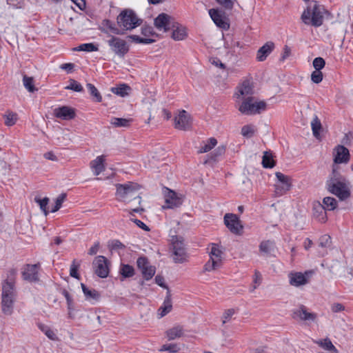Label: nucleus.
<instances>
[{
    "instance_id": "2f4dec72",
    "label": "nucleus",
    "mask_w": 353,
    "mask_h": 353,
    "mask_svg": "<svg viewBox=\"0 0 353 353\" xmlns=\"http://www.w3.org/2000/svg\"><path fill=\"white\" fill-rule=\"evenodd\" d=\"M322 205L326 210H334L337 207V201L333 197L327 196L323 199Z\"/></svg>"
},
{
    "instance_id": "79ce46f5",
    "label": "nucleus",
    "mask_w": 353,
    "mask_h": 353,
    "mask_svg": "<svg viewBox=\"0 0 353 353\" xmlns=\"http://www.w3.org/2000/svg\"><path fill=\"white\" fill-rule=\"evenodd\" d=\"M77 51L95 52L98 50V47L92 43H83L74 49Z\"/></svg>"
},
{
    "instance_id": "7ed1b4c3",
    "label": "nucleus",
    "mask_w": 353,
    "mask_h": 353,
    "mask_svg": "<svg viewBox=\"0 0 353 353\" xmlns=\"http://www.w3.org/2000/svg\"><path fill=\"white\" fill-rule=\"evenodd\" d=\"M325 12L326 10L323 6L316 1H312L303 12L301 19L305 25L319 27L323 23Z\"/></svg>"
},
{
    "instance_id": "8fccbe9b",
    "label": "nucleus",
    "mask_w": 353,
    "mask_h": 353,
    "mask_svg": "<svg viewBox=\"0 0 353 353\" xmlns=\"http://www.w3.org/2000/svg\"><path fill=\"white\" fill-rule=\"evenodd\" d=\"M180 350L179 346L176 343L165 344L163 345L160 351H167L170 353H176Z\"/></svg>"
},
{
    "instance_id": "c85d7f7f",
    "label": "nucleus",
    "mask_w": 353,
    "mask_h": 353,
    "mask_svg": "<svg viewBox=\"0 0 353 353\" xmlns=\"http://www.w3.org/2000/svg\"><path fill=\"white\" fill-rule=\"evenodd\" d=\"M130 86L125 85V84H121L118 87H114L111 88V91L120 97H124L127 95H128L129 92L130 90Z\"/></svg>"
},
{
    "instance_id": "338daca9",
    "label": "nucleus",
    "mask_w": 353,
    "mask_h": 353,
    "mask_svg": "<svg viewBox=\"0 0 353 353\" xmlns=\"http://www.w3.org/2000/svg\"><path fill=\"white\" fill-rule=\"evenodd\" d=\"M234 314V309L227 310L224 312L223 316V323H225Z\"/></svg>"
},
{
    "instance_id": "0eeeda50",
    "label": "nucleus",
    "mask_w": 353,
    "mask_h": 353,
    "mask_svg": "<svg viewBox=\"0 0 353 353\" xmlns=\"http://www.w3.org/2000/svg\"><path fill=\"white\" fill-rule=\"evenodd\" d=\"M172 246V258L175 263H182L187 261L188 255L183 243V238L179 236H173L171 239Z\"/></svg>"
},
{
    "instance_id": "f3484780",
    "label": "nucleus",
    "mask_w": 353,
    "mask_h": 353,
    "mask_svg": "<svg viewBox=\"0 0 353 353\" xmlns=\"http://www.w3.org/2000/svg\"><path fill=\"white\" fill-rule=\"evenodd\" d=\"M292 318L301 321H314L316 318V314L307 312L304 306H301L293 311Z\"/></svg>"
},
{
    "instance_id": "aec40b11",
    "label": "nucleus",
    "mask_w": 353,
    "mask_h": 353,
    "mask_svg": "<svg viewBox=\"0 0 353 353\" xmlns=\"http://www.w3.org/2000/svg\"><path fill=\"white\" fill-rule=\"evenodd\" d=\"M54 114L56 117L63 119L70 120L75 117L74 110L68 106H62L55 108Z\"/></svg>"
},
{
    "instance_id": "bf43d9fd",
    "label": "nucleus",
    "mask_w": 353,
    "mask_h": 353,
    "mask_svg": "<svg viewBox=\"0 0 353 353\" xmlns=\"http://www.w3.org/2000/svg\"><path fill=\"white\" fill-rule=\"evenodd\" d=\"M61 294L64 296L66 299L68 309L70 311L73 310V301L72 298L70 296V293L66 290H63L61 291Z\"/></svg>"
},
{
    "instance_id": "09e8293b",
    "label": "nucleus",
    "mask_w": 353,
    "mask_h": 353,
    "mask_svg": "<svg viewBox=\"0 0 353 353\" xmlns=\"http://www.w3.org/2000/svg\"><path fill=\"white\" fill-rule=\"evenodd\" d=\"M66 194H61L59 195V196L55 200V205L50 210L51 212H55L58 211L63 201L65 200Z\"/></svg>"
},
{
    "instance_id": "412c9836",
    "label": "nucleus",
    "mask_w": 353,
    "mask_h": 353,
    "mask_svg": "<svg viewBox=\"0 0 353 353\" xmlns=\"http://www.w3.org/2000/svg\"><path fill=\"white\" fill-rule=\"evenodd\" d=\"M274 48V44L272 41H268L261 47L256 54V59L259 61H264L267 57L272 52Z\"/></svg>"
},
{
    "instance_id": "3c124183",
    "label": "nucleus",
    "mask_w": 353,
    "mask_h": 353,
    "mask_svg": "<svg viewBox=\"0 0 353 353\" xmlns=\"http://www.w3.org/2000/svg\"><path fill=\"white\" fill-rule=\"evenodd\" d=\"M69 85L65 87L66 90H71L75 92H81L83 90L82 85L74 79H70Z\"/></svg>"
},
{
    "instance_id": "69168bd1",
    "label": "nucleus",
    "mask_w": 353,
    "mask_h": 353,
    "mask_svg": "<svg viewBox=\"0 0 353 353\" xmlns=\"http://www.w3.org/2000/svg\"><path fill=\"white\" fill-rule=\"evenodd\" d=\"M130 221L134 222L139 228L143 229V230H145V231H149L150 230V228H148V226H147L141 221H140L139 219H134V218H130Z\"/></svg>"
},
{
    "instance_id": "1a4fd4ad",
    "label": "nucleus",
    "mask_w": 353,
    "mask_h": 353,
    "mask_svg": "<svg viewBox=\"0 0 353 353\" xmlns=\"http://www.w3.org/2000/svg\"><path fill=\"white\" fill-rule=\"evenodd\" d=\"M94 273L100 278L104 279L109 274V263L108 259L103 256H97L92 262Z\"/></svg>"
},
{
    "instance_id": "a18cd8bd",
    "label": "nucleus",
    "mask_w": 353,
    "mask_h": 353,
    "mask_svg": "<svg viewBox=\"0 0 353 353\" xmlns=\"http://www.w3.org/2000/svg\"><path fill=\"white\" fill-rule=\"evenodd\" d=\"M34 201L37 203L39 204L40 209L42 212H43L45 215H47L49 212V211L47 210V205L48 204L49 199L48 197H45L43 199L35 197Z\"/></svg>"
},
{
    "instance_id": "39448f33",
    "label": "nucleus",
    "mask_w": 353,
    "mask_h": 353,
    "mask_svg": "<svg viewBox=\"0 0 353 353\" xmlns=\"http://www.w3.org/2000/svg\"><path fill=\"white\" fill-rule=\"evenodd\" d=\"M266 109V103L257 101L254 97H248L239 107V110L243 114L253 115L260 114Z\"/></svg>"
},
{
    "instance_id": "72a5a7b5",
    "label": "nucleus",
    "mask_w": 353,
    "mask_h": 353,
    "mask_svg": "<svg viewBox=\"0 0 353 353\" xmlns=\"http://www.w3.org/2000/svg\"><path fill=\"white\" fill-rule=\"evenodd\" d=\"M37 326L39 329L43 332L46 336L51 340H56L57 336L55 333L50 329L49 326L43 323H38Z\"/></svg>"
},
{
    "instance_id": "f8f14e48",
    "label": "nucleus",
    "mask_w": 353,
    "mask_h": 353,
    "mask_svg": "<svg viewBox=\"0 0 353 353\" xmlns=\"http://www.w3.org/2000/svg\"><path fill=\"white\" fill-rule=\"evenodd\" d=\"M224 223L232 233L239 234L243 229L239 217L236 214H226L224 216Z\"/></svg>"
},
{
    "instance_id": "ea45409f",
    "label": "nucleus",
    "mask_w": 353,
    "mask_h": 353,
    "mask_svg": "<svg viewBox=\"0 0 353 353\" xmlns=\"http://www.w3.org/2000/svg\"><path fill=\"white\" fill-rule=\"evenodd\" d=\"M312 130L313 134L316 138L319 137V131L321 129V123L317 116H315L311 122Z\"/></svg>"
},
{
    "instance_id": "a19ab883",
    "label": "nucleus",
    "mask_w": 353,
    "mask_h": 353,
    "mask_svg": "<svg viewBox=\"0 0 353 353\" xmlns=\"http://www.w3.org/2000/svg\"><path fill=\"white\" fill-rule=\"evenodd\" d=\"M23 83L24 87L30 92H34L37 89L34 85V79L32 77L24 75L23 77Z\"/></svg>"
},
{
    "instance_id": "49530a36",
    "label": "nucleus",
    "mask_w": 353,
    "mask_h": 353,
    "mask_svg": "<svg viewBox=\"0 0 353 353\" xmlns=\"http://www.w3.org/2000/svg\"><path fill=\"white\" fill-rule=\"evenodd\" d=\"M80 266V262L77 261L76 259L72 261V263L70 265V276L79 279V274H78V270Z\"/></svg>"
},
{
    "instance_id": "cd10ccee",
    "label": "nucleus",
    "mask_w": 353,
    "mask_h": 353,
    "mask_svg": "<svg viewBox=\"0 0 353 353\" xmlns=\"http://www.w3.org/2000/svg\"><path fill=\"white\" fill-rule=\"evenodd\" d=\"M187 36V33L184 27L180 26H176L172 31V38L176 41L184 39Z\"/></svg>"
},
{
    "instance_id": "0e129e2a",
    "label": "nucleus",
    "mask_w": 353,
    "mask_h": 353,
    "mask_svg": "<svg viewBox=\"0 0 353 353\" xmlns=\"http://www.w3.org/2000/svg\"><path fill=\"white\" fill-rule=\"evenodd\" d=\"M344 310L345 307L339 303H334L331 305V310L334 313L342 312Z\"/></svg>"
},
{
    "instance_id": "5fc2aeb1",
    "label": "nucleus",
    "mask_w": 353,
    "mask_h": 353,
    "mask_svg": "<svg viewBox=\"0 0 353 353\" xmlns=\"http://www.w3.org/2000/svg\"><path fill=\"white\" fill-rule=\"evenodd\" d=\"M130 38L136 43L150 44L154 42V40L149 38H141L138 35H130Z\"/></svg>"
},
{
    "instance_id": "a878e982",
    "label": "nucleus",
    "mask_w": 353,
    "mask_h": 353,
    "mask_svg": "<svg viewBox=\"0 0 353 353\" xmlns=\"http://www.w3.org/2000/svg\"><path fill=\"white\" fill-rule=\"evenodd\" d=\"M274 245L270 241H262L259 245V250L261 253L265 256H270L274 252Z\"/></svg>"
},
{
    "instance_id": "f03ea898",
    "label": "nucleus",
    "mask_w": 353,
    "mask_h": 353,
    "mask_svg": "<svg viewBox=\"0 0 353 353\" xmlns=\"http://www.w3.org/2000/svg\"><path fill=\"white\" fill-rule=\"evenodd\" d=\"M17 299V291L14 280L12 276L2 283L1 289V310L6 315H11L13 312L14 305Z\"/></svg>"
},
{
    "instance_id": "6e6d98bb",
    "label": "nucleus",
    "mask_w": 353,
    "mask_h": 353,
    "mask_svg": "<svg viewBox=\"0 0 353 353\" xmlns=\"http://www.w3.org/2000/svg\"><path fill=\"white\" fill-rule=\"evenodd\" d=\"M155 272H156V268H155V267H154V266H152V265H150L148 267V269H146V270H145V272H143L142 273V275H143V278H144L145 280L148 281V280L151 279L153 277V276H154V274H155Z\"/></svg>"
},
{
    "instance_id": "b1692460",
    "label": "nucleus",
    "mask_w": 353,
    "mask_h": 353,
    "mask_svg": "<svg viewBox=\"0 0 353 353\" xmlns=\"http://www.w3.org/2000/svg\"><path fill=\"white\" fill-rule=\"evenodd\" d=\"M313 214L314 216L321 223H325L327 221L326 210L320 203L314 205Z\"/></svg>"
},
{
    "instance_id": "423d86ee",
    "label": "nucleus",
    "mask_w": 353,
    "mask_h": 353,
    "mask_svg": "<svg viewBox=\"0 0 353 353\" xmlns=\"http://www.w3.org/2000/svg\"><path fill=\"white\" fill-rule=\"evenodd\" d=\"M117 23L125 30H132L140 26L141 20L131 10H123L117 17Z\"/></svg>"
},
{
    "instance_id": "dca6fc26",
    "label": "nucleus",
    "mask_w": 353,
    "mask_h": 353,
    "mask_svg": "<svg viewBox=\"0 0 353 353\" xmlns=\"http://www.w3.org/2000/svg\"><path fill=\"white\" fill-rule=\"evenodd\" d=\"M209 14L218 27L223 30L229 28L230 25L226 21L225 17L218 10L210 9L209 10Z\"/></svg>"
},
{
    "instance_id": "c9c22d12",
    "label": "nucleus",
    "mask_w": 353,
    "mask_h": 353,
    "mask_svg": "<svg viewBox=\"0 0 353 353\" xmlns=\"http://www.w3.org/2000/svg\"><path fill=\"white\" fill-rule=\"evenodd\" d=\"M130 122V119H124V118H117V117H112L110 119V123L113 126L116 128H121V127H127L129 125Z\"/></svg>"
},
{
    "instance_id": "58836bf2",
    "label": "nucleus",
    "mask_w": 353,
    "mask_h": 353,
    "mask_svg": "<svg viewBox=\"0 0 353 353\" xmlns=\"http://www.w3.org/2000/svg\"><path fill=\"white\" fill-rule=\"evenodd\" d=\"M221 260L214 259L211 260V259L205 263L204 268L205 271H212L219 268L221 266Z\"/></svg>"
},
{
    "instance_id": "13d9d810",
    "label": "nucleus",
    "mask_w": 353,
    "mask_h": 353,
    "mask_svg": "<svg viewBox=\"0 0 353 353\" xmlns=\"http://www.w3.org/2000/svg\"><path fill=\"white\" fill-rule=\"evenodd\" d=\"M313 66L316 70H321L324 68L325 62L321 57H316L313 60Z\"/></svg>"
},
{
    "instance_id": "603ef678",
    "label": "nucleus",
    "mask_w": 353,
    "mask_h": 353,
    "mask_svg": "<svg viewBox=\"0 0 353 353\" xmlns=\"http://www.w3.org/2000/svg\"><path fill=\"white\" fill-rule=\"evenodd\" d=\"M222 252L218 248L216 244H212L211 251L210 252V256L211 260L214 259L221 260Z\"/></svg>"
},
{
    "instance_id": "4468645a",
    "label": "nucleus",
    "mask_w": 353,
    "mask_h": 353,
    "mask_svg": "<svg viewBox=\"0 0 353 353\" xmlns=\"http://www.w3.org/2000/svg\"><path fill=\"white\" fill-rule=\"evenodd\" d=\"M190 117L185 110L181 111L174 118V127L181 130H187L190 128Z\"/></svg>"
},
{
    "instance_id": "6e6552de",
    "label": "nucleus",
    "mask_w": 353,
    "mask_h": 353,
    "mask_svg": "<svg viewBox=\"0 0 353 353\" xmlns=\"http://www.w3.org/2000/svg\"><path fill=\"white\" fill-rule=\"evenodd\" d=\"M108 43L112 51L119 57H123L129 51L126 41L119 37L111 36Z\"/></svg>"
},
{
    "instance_id": "c03bdc74",
    "label": "nucleus",
    "mask_w": 353,
    "mask_h": 353,
    "mask_svg": "<svg viewBox=\"0 0 353 353\" xmlns=\"http://www.w3.org/2000/svg\"><path fill=\"white\" fill-rule=\"evenodd\" d=\"M87 86V88L90 92V94L93 97H94L96 101L97 102H101V100H102V97L99 93V92L98 91V90L97 89V88L92 83H88L86 85Z\"/></svg>"
},
{
    "instance_id": "4be33fe9",
    "label": "nucleus",
    "mask_w": 353,
    "mask_h": 353,
    "mask_svg": "<svg viewBox=\"0 0 353 353\" xmlns=\"http://www.w3.org/2000/svg\"><path fill=\"white\" fill-rule=\"evenodd\" d=\"M254 94L253 85L250 81H244L238 88L237 97L242 96L245 99Z\"/></svg>"
},
{
    "instance_id": "6ab92c4d",
    "label": "nucleus",
    "mask_w": 353,
    "mask_h": 353,
    "mask_svg": "<svg viewBox=\"0 0 353 353\" xmlns=\"http://www.w3.org/2000/svg\"><path fill=\"white\" fill-rule=\"evenodd\" d=\"M350 159V152L343 145H338L334 150V161L336 163H347Z\"/></svg>"
},
{
    "instance_id": "f704fd0d",
    "label": "nucleus",
    "mask_w": 353,
    "mask_h": 353,
    "mask_svg": "<svg viewBox=\"0 0 353 353\" xmlns=\"http://www.w3.org/2000/svg\"><path fill=\"white\" fill-rule=\"evenodd\" d=\"M262 165L265 168H272L274 166L275 163L272 159V156L268 152H265L263 156Z\"/></svg>"
},
{
    "instance_id": "680f3d73",
    "label": "nucleus",
    "mask_w": 353,
    "mask_h": 353,
    "mask_svg": "<svg viewBox=\"0 0 353 353\" xmlns=\"http://www.w3.org/2000/svg\"><path fill=\"white\" fill-rule=\"evenodd\" d=\"M220 5L225 9L231 10L233 8L236 0H216Z\"/></svg>"
},
{
    "instance_id": "c756f323",
    "label": "nucleus",
    "mask_w": 353,
    "mask_h": 353,
    "mask_svg": "<svg viewBox=\"0 0 353 353\" xmlns=\"http://www.w3.org/2000/svg\"><path fill=\"white\" fill-rule=\"evenodd\" d=\"M119 273L124 278L132 277L134 274V269L128 264H122L119 269Z\"/></svg>"
},
{
    "instance_id": "ddd939ff",
    "label": "nucleus",
    "mask_w": 353,
    "mask_h": 353,
    "mask_svg": "<svg viewBox=\"0 0 353 353\" xmlns=\"http://www.w3.org/2000/svg\"><path fill=\"white\" fill-rule=\"evenodd\" d=\"M171 17L167 14L161 13L154 19V26L159 31L167 32L171 28H174V25L172 26Z\"/></svg>"
},
{
    "instance_id": "473e14b6",
    "label": "nucleus",
    "mask_w": 353,
    "mask_h": 353,
    "mask_svg": "<svg viewBox=\"0 0 353 353\" xmlns=\"http://www.w3.org/2000/svg\"><path fill=\"white\" fill-rule=\"evenodd\" d=\"M225 152L224 147H218L213 152L208 155L207 159L205 161V163H210L212 161H216L218 157L222 155Z\"/></svg>"
},
{
    "instance_id": "9d476101",
    "label": "nucleus",
    "mask_w": 353,
    "mask_h": 353,
    "mask_svg": "<svg viewBox=\"0 0 353 353\" xmlns=\"http://www.w3.org/2000/svg\"><path fill=\"white\" fill-rule=\"evenodd\" d=\"M277 182L275 184V193L278 196L285 194L291 188V179L281 172H276Z\"/></svg>"
},
{
    "instance_id": "37998d69",
    "label": "nucleus",
    "mask_w": 353,
    "mask_h": 353,
    "mask_svg": "<svg viewBox=\"0 0 353 353\" xmlns=\"http://www.w3.org/2000/svg\"><path fill=\"white\" fill-rule=\"evenodd\" d=\"M137 265L142 274L150 265L146 257L141 256L137 259Z\"/></svg>"
},
{
    "instance_id": "9b49d317",
    "label": "nucleus",
    "mask_w": 353,
    "mask_h": 353,
    "mask_svg": "<svg viewBox=\"0 0 353 353\" xmlns=\"http://www.w3.org/2000/svg\"><path fill=\"white\" fill-rule=\"evenodd\" d=\"M40 264L26 265L22 271V277L24 280L29 282H35L39 281V270Z\"/></svg>"
},
{
    "instance_id": "864d4df0",
    "label": "nucleus",
    "mask_w": 353,
    "mask_h": 353,
    "mask_svg": "<svg viewBox=\"0 0 353 353\" xmlns=\"http://www.w3.org/2000/svg\"><path fill=\"white\" fill-rule=\"evenodd\" d=\"M319 343L325 352L335 351V350H336L330 339H324L323 341H321Z\"/></svg>"
},
{
    "instance_id": "e2e57ef3",
    "label": "nucleus",
    "mask_w": 353,
    "mask_h": 353,
    "mask_svg": "<svg viewBox=\"0 0 353 353\" xmlns=\"http://www.w3.org/2000/svg\"><path fill=\"white\" fill-rule=\"evenodd\" d=\"M109 247L111 250H117L124 248V245L119 240H113L109 243Z\"/></svg>"
},
{
    "instance_id": "4d7b16f0",
    "label": "nucleus",
    "mask_w": 353,
    "mask_h": 353,
    "mask_svg": "<svg viewBox=\"0 0 353 353\" xmlns=\"http://www.w3.org/2000/svg\"><path fill=\"white\" fill-rule=\"evenodd\" d=\"M331 245V238L329 235L324 234L319 239V246L321 248H328Z\"/></svg>"
},
{
    "instance_id": "5701e85b",
    "label": "nucleus",
    "mask_w": 353,
    "mask_h": 353,
    "mask_svg": "<svg viewBox=\"0 0 353 353\" xmlns=\"http://www.w3.org/2000/svg\"><path fill=\"white\" fill-rule=\"evenodd\" d=\"M105 158L103 155L97 157L94 160L90 162V168L94 174L98 176L105 170Z\"/></svg>"
},
{
    "instance_id": "f257e3e1",
    "label": "nucleus",
    "mask_w": 353,
    "mask_h": 353,
    "mask_svg": "<svg viewBox=\"0 0 353 353\" xmlns=\"http://www.w3.org/2000/svg\"><path fill=\"white\" fill-rule=\"evenodd\" d=\"M327 191L337 196L341 201H345L351 196L350 182L338 172H333L326 181Z\"/></svg>"
},
{
    "instance_id": "de8ad7c7",
    "label": "nucleus",
    "mask_w": 353,
    "mask_h": 353,
    "mask_svg": "<svg viewBox=\"0 0 353 353\" xmlns=\"http://www.w3.org/2000/svg\"><path fill=\"white\" fill-rule=\"evenodd\" d=\"M255 132L254 126L252 125H246L241 128V134L246 138L252 137Z\"/></svg>"
},
{
    "instance_id": "2eb2a0df",
    "label": "nucleus",
    "mask_w": 353,
    "mask_h": 353,
    "mask_svg": "<svg viewBox=\"0 0 353 353\" xmlns=\"http://www.w3.org/2000/svg\"><path fill=\"white\" fill-rule=\"evenodd\" d=\"M308 272H290L288 274L289 282L291 285L299 287L308 283Z\"/></svg>"
},
{
    "instance_id": "bb28decb",
    "label": "nucleus",
    "mask_w": 353,
    "mask_h": 353,
    "mask_svg": "<svg viewBox=\"0 0 353 353\" xmlns=\"http://www.w3.org/2000/svg\"><path fill=\"white\" fill-rule=\"evenodd\" d=\"M217 143V141L214 138H210L205 142H203L201 145L199 152L205 153L211 150Z\"/></svg>"
},
{
    "instance_id": "4c0bfd02",
    "label": "nucleus",
    "mask_w": 353,
    "mask_h": 353,
    "mask_svg": "<svg viewBox=\"0 0 353 353\" xmlns=\"http://www.w3.org/2000/svg\"><path fill=\"white\" fill-rule=\"evenodd\" d=\"M5 124L7 126H12L18 119L17 114L12 112H8L4 114Z\"/></svg>"
},
{
    "instance_id": "7c9ffc66",
    "label": "nucleus",
    "mask_w": 353,
    "mask_h": 353,
    "mask_svg": "<svg viewBox=\"0 0 353 353\" xmlns=\"http://www.w3.org/2000/svg\"><path fill=\"white\" fill-rule=\"evenodd\" d=\"M83 292L87 299L97 300L99 297V293L95 290H90L83 283L81 284Z\"/></svg>"
},
{
    "instance_id": "20e7f679",
    "label": "nucleus",
    "mask_w": 353,
    "mask_h": 353,
    "mask_svg": "<svg viewBox=\"0 0 353 353\" xmlns=\"http://www.w3.org/2000/svg\"><path fill=\"white\" fill-rule=\"evenodd\" d=\"M116 186V195L119 201L130 202L138 199L139 203H141V198L138 193L140 186L137 183L128 182L125 184H117Z\"/></svg>"
},
{
    "instance_id": "e433bc0d",
    "label": "nucleus",
    "mask_w": 353,
    "mask_h": 353,
    "mask_svg": "<svg viewBox=\"0 0 353 353\" xmlns=\"http://www.w3.org/2000/svg\"><path fill=\"white\" fill-rule=\"evenodd\" d=\"M172 307V306L171 300L169 297H167L165 299L163 305L159 308L160 316L163 317L165 315H166L167 314H168L171 311Z\"/></svg>"
},
{
    "instance_id": "a211bd4d",
    "label": "nucleus",
    "mask_w": 353,
    "mask_h": 353,
    "mask_svg": "<svg viewBox=\"0 0 353 353\" xmlns=\"http://www.w3.org/2000/svg\"><path fill=\"white\" fill-rule=\"evenodd\" d=\"M165 204L163 205L165 208H174L179 207L182 203V200L180 197L177 196L176 192L168 190L167 194L165 195Z\"/></svg>"
},
{
    "instance_id": "052dcab7",
    "label": "nucleus",
    "mask_w": 353,
    "mask_h": 353,
    "mask_svg": "<svg viewBox=\"0 0 353 353\" xmlns=\"http://www.w3.org/2000/svg\"><path fill=\"white\" fill-rule=\"evenodd\" d=\"M311 79L315 83H319L323 80V74L320 70H315L311 74Z\"/></svg>"
},
{
    "instance_id": "393cba45",
    "label": "nucleus",
    "mask_w": 353,
    "mask_h": 353,
    "mask_svg": "<svg viewBox=\"0 0 353 353\" xmlns=\"http://www.w3.org/2000/svg\"><path fill=\"white\" fill-rule=\"evenodd\" d=\"M183 335V329L181 326L177 325L166 331V336L169 341L180 338Z\"/></svg>"
},
{
    "instance_id": "774afa93",
    "label": "nucleus",
    "mask_w": 353,
    "mask_h": 353,
    "mask_svg": "<svg viewBox=\"0 0 353 353\" xmlns=\"http://www.w3.org/2000/svg\"><path fill=\"white\" fill-rule=\"evenodd\" d=\"M106 26L112 32V33L115 34H122L119 28H117L114 23H112L110 21H106Z\"/></svg>"
}]
</instances>
